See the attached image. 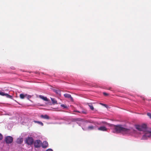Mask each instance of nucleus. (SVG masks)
Returning <instances> with one entry per match:
<instances>
[{
    "label": "nucleus",
    "instance_id": "0eeeda50",
    "mask_svg": "<svg viewBox=\"0 0 151 151\" xmlns=\"http://www.w3.org/2000/svg\"><path fill=\"white\" fill-rule=\"evenodd\" d=\"M0 95L2 96H5L7 98H8L10 99H12V96L7 93H5L3 92H0Z\"/></svg>",
    "mask_w": 151,
    "mask_h": 151
},
{
    "label": "nucleus",
    "instance_id": "f8f14e48",
    "mask_svg": "<svg viewBox=\"0 0 151 151\" xmlns=\"http://www.w3.org/2000/svg\"><path fill=\"white\" fill-rule=\"evenodd\" d=\"M40 117L42 118L47 119H50V117H49V116L47 115H41Z\"/></svg>",
    "mask_w": 151,
    "mask_h": 151
},
{
    "label": "nucleus",
    "instance_id": "412c9836",
    "mask_svg": "<svg viewBox=\"0 0 151 151\" xmlns=\"http://www.w3.org/2000/svg\"><path fill=\"white\" fill-rule=\"evenodd\" d=\"M147 116H149L150 118L151 119V114L150 113H148L147 114Z\"/></svg>",
    "mask_w": 151,
    "mask_h": 151
},
{
    "label": "nucleus",
    "instance_id": "aec40b11",
    "mask_svg": "<svg viewBox=\"0 0 151 151\" xmlns=\"http://www.w3.org/2000/svg\"><path fill=\"white\" fill-rule=\"evenodd\" d=\"M61 107H63L64 108H67V107L64 104H61L60 105Z\"/></svg>",
    "mask_w": 151,
    "mask_h": 151
},
{
    "label": "nucleus",
    "instance_id": "6ab92c4d",
    "mask_svg": "<svg viewBox=\"0 0 151 151\" xmlns=\"http://www.w3.org/2000/svg\"><path fill=\"white\" fill-rule=\"evenodd\" d=\"M54 91L56 93L58 94H59L60 93V90L58 89L54 90Z\"/></svg>",
    "mask_w": 151,
    "mask_h": 151
},
{
    "label": "nucleus",
    "instance_id": "f3484780",
    "mask_svg": "<svg viewBox=\"0 0 151 151\" xmlns=\"http://www.w3.org/2000/svg\"><path fill=\"white\" fill-rule=\"evenodd\" d=\"M88 105L91 110H94V107L91 104H88Z\"/></svg>",
    "mask_w": 151,
    "mask_h": 151
},
{
    "label": "nucleus",
    "instance_id": "c85d7f7f",
    "mask_svg": "<svg viewBox=\"0 0 151 151\" xmlns=\"http://www.w3.org/2000/svg\"><path fill=\"white\" fill-rule=\"evenodd\" d=\"M82 112L84 114H86V112H83V111H82Z\"/></svg>",
    "mask_w": 151,
    "mask_h": 151
},
{
    "label": "nucleus",
    "instance_id": "f03ea898",
    "mask_svg": "<svg viewBox=\"0 0 151 151\" xmlns=\"http://www.w3.org/2000/svg\"><path fill=\"white\" fill-rule=\"evenodd\" d=\"M136 128L139 131H142L144 132H146L148 130H150L148 129L147 125L145 124H143L141 125H136Z\"/></svg>",
    "mask_w": 151,
    "mask_h": 151
},
{
    "label": "nucleus",
    "instance_id": "1a4fd4ad",
    "mask_svg": "<svg viewBox=\"0 0 151 151\" xmlns=\"http://www.w3.org/2000/svg\"><path fill=\"white\" fill-rule=\"evenodd\" d=\"M64 96L65 98L70 99L71 100H73V98L70 94L65 93L64 95Z\"/></svg>",
    "mask_w": 151,
    "mask_h": 151
},
{
    "label": "nucleus",
    "instance_id": "393cba45",
    "mask_svg": "<svg viewBox=\"0 0 151 151\" xmlns=\"http://www.w3.org/2000/svg\"><path fill=\"white\" fill-rule=\"evenodd\" d=\"M74 112H78V113H81V112H80V111H77V110H74Z\"/></svg>",
    "mask_w": 151,
    "mask_h": 151
},
{
    "label": "nucleus",
    "instance_id": "cd10ccee",
    "mask_svg": "<svg viewBox=\"0 0 151 151\" xmlns=\"http://www.w3.org/2000/svg\"><path fill=\"white\" fill-rule=\"evenodd\" d=\"M101 104L102 105H104V106H106V105L104 104Z\"/></svg>",
    "mask_w": 151,
    "mask_h": 151
},
{
    "label": "nucleus",
    "instance_id": "9d476101",
    "mask_svg": "<svg viewBox=\"0 0 151 151\" xmlns=\"http://www.w3.org/2000/svg\"><path fill=\"white\" fill-rule=\"evenodd\" d=\"M98 129L99 130L104 131H106L107 130V129L105 127L102 126V127H99L98 128Z\"/></svg>",
    "mask_w": 151,
    "mask_h": 151
},
{
    "label": "nucleus",
    "instance_id": "7ed1b4c3",
    "mask_svg": "<svg viewBox=\"0 0 151 151\" xmlns=\"http://www.w3.org/2000/svg\"><path fill=\"white\" fill-rule=\"evenodd\" d=\"M150 137H151V130H148L147 131L145 132L141 139L143 140H146L147 139V138Z\"/></svg>",
    "mask_w": 151,
    "mask_h": 151
},
{
    "label": "nucleus",
    "instance_id": "b1692460",
    "mask_svg": "<svg viewBox=\"0 0 151 151\" xmlns=\"http://www.w3.org/2000/svg\"><path fill=\"white\" fill-rule=\"evenodd\" d=\"M46 151H52V149H48L47 150H46Z\"/></svg>",
    "mask_w": 151,
    "mask_h": 151
},
{
    "label": "nucleus",
    "instance_id": "2eb2a0df",
    "mask_svg": "<svg viewBox=\"0 0 151 151\" xmlns=\"http://www.w3.org/2000/svg\"><path fill=\"white\" fill-rule=\"evenodd\" d=\"M94 129V127L92 125L89 126L87 128V129L88 130H92L93 129Z\"/></svg>",
    "mask_w": 151,
    "mask_h": 151
},
{
    "label": "nucleus",
    "instance_id": "a878e982",
    "mask_svg": "<svg viewBox=\"0 0 151 151\" xmlns=\"http://www.w3.org/2000/svg\"><path fill=\"white\" fill-rule=\"evenodd\" d=\"M27 98L28 99H29L31 98V96L30 95H28Z\"/></svg>",
    "mask_w": 151,
    "mask_h": 151
},
{
    "label": "nucleus",
    "instance_id": "5701e85b",
    "mask_svg": "<svg viewBox=\"0 0 151 151\" xmlns=\"http://www.w3.org/2000/svg\"><path fill=\"white\" fill-rule=\"evenodd\" d=\"M103 94L105 96H107L109 95L108 94L105 93V92H104L103 93Z\"/></svg>",
    "mask_w": 151,
    "mask_h": 151
},
{
    "label": "nucleus",
    "instance_id": "20e7f679",
    "mask_svg": "<svg viewBox=\"0 0 151 151\" xmlns=\"http://www.w3.org/2000/svg\"><path fill=\"white\" fill-rule=\"evenodd\" d=\"M34 142V139L32 137H28L25 140V143L28 145H32Z\"/></svg>",
    "mask_w": 151,
    "mask_h": 151
},
{
    "label": "nucleus",
    "instance_id": "6e6552de",
    "mask_svg": "<svg viewBox=\"0 0 151 151\" xmlns=\"http://www.w3.org/2000/svg\"><path fill=\"white\" fill-rule=\"evenodd\" d=\"M48 142L46 141L43 142L42 144V146L43 148H46L48 147Z\"/></svg>",
    "mask_w": 151,
    "mask_h": 151
},
{
    "label": "nucleus",
    "instance_id": "bb28decb",
    "mask_svg": "<svg viewBox=\"0 0 151 151\" xmlns=\"http://www.w3.org/2000/svg\"><path fill=\"white\" fill-rule=\"evenodd\" d=\"M111 87H109L108 89L109 90H111Z\"/></svg>",
    "mask_w": 151,
    "mask_h": 151
},
{
    "label": "nucleus",
    "instance_id": "9b49d317",
    "mask_svg": "<svg viewBox=\"0 0 151 151\" xmlns=\"http://www.w3.org/2000/svg\"><path fill=\"white\" fill-rule=\"evenodd\" d=\"M17 142L19 144H21L23 142V139L22 138H19L17 140Z\"/></svg>",
    "mask_w": 151,
    "mask_h": 151
},
{
    "label": "nucleus",
    "instance_id": "423d86ee",
    "mask_svg": "<svg viewBox=\"0 0 151 151\" xmlns=\"http://www.w3.org/2000/svg\"><path fill=\"white\" fill-rule=\"evenodd\" d=\"M41 144L42 142L40 140H36L34 142V145L35 147L38 148L40 147Z\"/></svg>",
    "mask_w": 151,
    "mask_h": 151
},
{
    "label": "nucleus",
    "instance_id": "39448f33",
    "mask_svg": "<svg viewBox=\"0 0 151 151\" xmlns=\"http://www.w3.org/2000/svg\"><path fill=\"white\" fill-rule=\"evenodd\" d=\"M5 140L6 143L10 144L12 142L13 139L12 137L10 136H8L5 137Z\"/></svg>",
    "mask_w": 151,
    "mask_h": 151
},
{
    "label": "nucleus",
    "instance_id": "4468645a",
    "mask_svg": "<svg viewBox=\"0 0 151 151\" xmlns=\"http://www.w3.org/2000/svg\"><path fill=\"white\" fill-rule=\"evenodd\" d=\"M51 100L53 104H58L57 101L55 99L51 98Z\"/></svg>",
    "mask_w": 151,
    "mask_h": 151
},
{
    "label": "nucleus",
    "instance_id": "ddd939ff",
    "mask_svg": "<svg viewBox=\"0 0 151 151\" xmlns=\"http://www.w3.org/2000/svg\"><path fill=\"white\" fill-rule=\"evenodd\" d=\"M39 97L40 98L43 99V100H44L45 101H49V100L48 99H47V98L46 97H44L42 95H39Z\"/></svg>",
    "mask_w": 151,
    "mask_h": 151
},
{
    "label": "nucleus",
    "instance_id": "f257e3e1",
    "mask_svg": "<svg viewBox=\"0 0 151 151\" xmlns=\"http://www.w3.org/2000/svg\"><path fill=\"white\" fill-rule=\"evenodd\" d=\"M114 126L115 130V132H114L116 133L122 132L125 134H129L131 132L130 129L124 128L122 127L121 125H114Z\"/></svg>",
    "mask_w": 151,
    "mask_h": 151
},
{
    "label": "nucleus",
    "instance_id": "4be33fe9",
    "mask_svg": "<svg viewBox=\"0 0 151 151\" xmlns=\"http://www.w3.org/2000/svg\"><path fill=\"white\" fill-rule=\"evenodd\" d=\"M2 135L0 133V140H1L3 139Z\"/></svg>",
    "mask_w": 151,
    "mask_h": 151
},
{
    "label": "nucleus",
    "instance_id": "dca6fc26",
    "mask_svg": "<svg viewBox=\"0 0 151 151\" xmlns=\"http://www.w3.org/2000/svg\"><path fill=\"white\" fill-rule=\"evenodd\" d=\"M34 122L35 123H38V124H40L42 126H43V125H44L43 124L42 122H41L37 121H34Z\"/></svg>",
    "mask_w": 151,
    "mask_h": 151
},
{
    "label": "nucleus",
    "instance_id": "a211bd4d",
    "mask_svg": "<svg viewBox=\"0 0 151 151\" xmlns=\"http://www.w3.org/2000/svg\"><path fill=\"white\" fill-rule=\"evenodd\" d=\"M27 94L24 95L23 94H21L20 95V98L21 99H24V97L25 96H27Z\"/></svg>",
    "mask_w": 151,
    "mask_h": 151
}]
</instances>
